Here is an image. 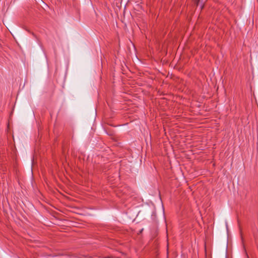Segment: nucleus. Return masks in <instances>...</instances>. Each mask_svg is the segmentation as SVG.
Here are the masks:
<instances>
[{"label": "nucleus", "instance_id": "1", "mask_svg": "<svg viewBox=\"0 0 258 258\" xmlns=\"http://www.w3.org/2000/svg\"><path fill=\"white\" fill-rule=\"evenodd\" d=\"M195 4H196L197 6H199L200 5V0H193Z\"/></svg>", "mask_w": 258, "mask_h": 258}, {"label": "nucleus", "instance_id": "2", "mask_svg": "<svg viewBox=\"0 0 258 258\" xmlns=\"http://www.w3.org/2000/svg\"><path fill=\"white\" fill-rule=\"evenodd\" d=\"M104 258H119V257L113 256H108L104 257Z\"/></svg>", "mask_w": 258, "mask_h": 258}, {"label": "nucleus", "instance_id": "3", "mask_svg": "<svg viewBox=\"0 0 258 258\" xmlns=\"http://www.w3.org/2000/svg\"><path fill=\"white\" fill-rule=\"evenodd\" d=\"M200 7H201V9H202L203 8V5H202L201 6H200Z\"/></svg>", "mask_w": 258, "mask_h": 258}]
</instances>
